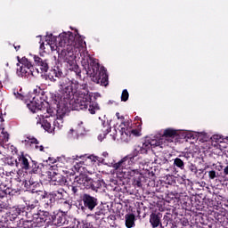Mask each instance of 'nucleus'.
I'll return each mask as SVG.
<instances>
[{
    "label": "nucleus",
    "instance_id": "1",
    "mask_svg": "<svg viewBox=\"0 0 228 228\" xmlns=\"http://www.w3.org/2000/svg\"><path fill=\"white\" fill-rule=\"evenodd\" d=\"M46 44L39 42L41 51L51 49L57 51L59 58L66 63L67 69L75 72L76 76L81 77V69L77 65L76 58L81 56L84 61L88 65V74H90L94 83L102 86H108V73L105 67H99V63L90 58L86 52V43L79 37V34H72L70 31L63 32L59 37L53 34L45 37Z\"/></svg>",
    "mask_w": 228,
    "mask_h": 228
},
{
    "label": "nucleus",
    "instance_id": "2",
    "mask_svg": "<svg viewBox=\"0 0 228 228\" xmlns=\"http://www.w3.org/2000/svg\"><path fill=\"white\" fill-rule=\"evenodd\" d=\"M93 96L94 94L92 93L85 91L80 93L77 98H71L68 102L61 98L57 105L56 118H53V110L49 109L47 110V114L38 115L36 118V126L37 127H43L45 131L50 134L60 131V129L63 128V118L69 113V104L72 106V110H88L91 115H95L101 110V107H99L98 102H92ZM51 120H53V125L51 124Z\"/></svg>",
    "mask_w": 228,
    "mask_h": 228
},
{
    "label": "nucleus",
    "instance_id": "3",
    "mask_svg": "<svg viewBox=\"0 0 228 228\" xmlns=\"http://www.w3.org/2000/svg\"><path fill=\"white\" fill-rule=\"evenodd\" d=\"M151 151V147L149 146V142L145 141L142 145H138L135 147L133 154H129L125 156L119 161L115 162H104V159H102V162L111 168H114L116 174L118 175H121V177H134L136 174H138V169L135 168L136 162L140 158H137L138 154H147Z\"/></svg>",
    "mask_w": 228,
    "mask_h": 228
},
{
    "label": "nucleus",
    "instance_id": "4",
    "mask_svg": "<svg viewBox=\"0 0 228 228\" xmlns=\"http://www.w3.org/2000/svg\"><path fill=\"white\" fill-rule=\"evenodd\" d=\"M52 65L53 68L51 70L48 77L50 81H53V83L56 82L57 79H60L58 83V88L61 99H64L68 102L69 99L74 97V89L72 88L74 82H72V80H70L69 77H65L63 74V69H61L60 61L56 56L52 57Z\"/></svg>",
    "mask_w": 228,
    "mask_h": 228
},
{
    "label": "nucleus",
    "instance_id": "5",
    "mask_svg": "<svg viewBox=\"0 0 228 228\" xmlns=\"http://www.w3.org/2000/svg\"><path fill=\"white\" fill-rule=\"evenodd\" d=\"M110 136L113 140H117L118 142H124L125 143H127L131 141V133L133 131L126 123H121L118 126H115L112 129L111 126H110V123L108 121H104L102 125V133L98 135V140L100 142H102L106 138V134L110 133Z\"/></svg>",
    "mask_w": 228,
    "mask_h": 228
},
{
    "label": "nucleus",
    "instance_id": "6",
    "mask_svg": "<svg viewBox=\"0 0 228 228\" xmlns=\"http://www.w3.org/2000/svg\"><path fill=\"white\" fill-rule=\"evenodd\" d=\"M40 87H37L34 89L32 93H28L26 96L22 94V88L20 90L13 89L12 94L15 99H19L20 101H24L25 104L32 113H37L39 110H41L40 102H37V94H40Z\"/></svg>",
    "mask_w": 228,
    "mask_h": 228
},
{
    "label": "nucleus",
    "instance_id": "7",
    "mask_svg": "<svg viewBox=\"0 0 228 228\" xmlns=\"http://www.w3.org/2000/svg\"><path fill=\"white\" fill-rule=\"evenodd\" d=\"M177 136V131L172 128H167L164 130L163 134H157L149 139H146L147 143H149L150 149H154L156 147H163V145H168V143L174 142Z\"/></svg>",
    "mask_w": 228,
    "mask_h": 228
},
{
    "label": "nucleus",
    "instance_id": "8",
    "mask_svg": "<svg viewBox=\"0 0 228 228\" xmlns=\"http://www.w3.org/2000/svg\"><path fill=\"white\" fill-rule=\"evenodd\" d=\"M16 74L19 77H30V76H35V68L28 58L23 57L19 61Z\"/></svg>",
    "mask_w": 228,
    "mask_h": 228
},
{
    "label": "nucleus",
    "instance_id": "9",
    "mask_svg": "<svg viewBox=\"0 0 228 228\" xmlns=\"http://www.w3.org/2000/svg\"><path fill=\"white\" fill-rule=\"evenodd\" d=\"M62 159H64V161L67 163H76V161H79V159H81L79 163H95V161H99V157L94 155H73L68 158L63 157Z\"/></svg>",
    "mask_w": 228,
    "mask_h": 228
},
{
    "label": "nucleus",
    "instance_id": "10",
    "mask_svg": "<svg viewBox=\"0 0 228 228\" xmlns=\"http://www.w3.org/2000/svg\"><path fill=\"white\" fill-rule=\"evenodd\" d=\"M50 197V202H47V206L53 204V200H58L60 202V200H64V204H67V199H69V194L67 193V191H65V190L60 188L56 191H53L52 192H50L49 194Z\"/></svg>",
    "mask_w": 228,
    "mask_h": 228
},
{
    "label": "nucleus",
    "instance_id": "11",
    "mask_svg": "<svg viewBox=\"0 0 228 228\" xmlns=\"http://www.w3.org/2000/svg\"><path fill=\"white\" fill-rule=\"evenodd\" d=\"M28 212H26V207L18 206L13 207L10 209L8 213V218L11 222L17 220V218H20V216H26Z\"/></svg>",
    "mask_w": 228,
    "mask_h": 228
},
{
    "label": "nucleus",
    "instance_id": "12",
    "mask_svg": "<svg viewBox=\"0 0 228 228\" xmlns=\"http://www.w3.org/2000/svg\"><path fill=\"white\" fill-rule=\"evenodd\" d=\"M50 183L52 186H63L67 184V179L60 173H50Z\"/></svg>",
    "mask_w": 228,
    "mask_h": 228
},
{
    "label": "nucleus",
    "instance_id": "13",
    "mask_svg": "<svg viewBox=\"0 0 228 228\" xmlns=\"http://www.w3.org/2000/svg\"><path fill=\"white\" fill-rule=\"evenodd\" d=\"M77 184H78L81 190H85V188L88 190L89 188H92V186H95V184L94 183V180L85 175L77 178Z\"/></svg>",
    "mask_w": 228,
    "mask_h": 228
},
{
    "label": "nucleus",
    "instance_id": "14",
    "mask_svg": "<svg viewBox=\"0 0 228 228\" xmlns=\"http://www.w3.org/2000/svg\"><path fill=\"white\" fill-rule=\"evenodd\" d=\"M82 200L84 202L85 208L89 209V211H94V209L97 206V199H95L88 194H84Z\"/></svg>",
    "mask_w": 228,
    "mask_h": 228
},
{
    "label": "nucleus",
    "instance_id": "15",
    "mask_svg": "<svg viewBox=\"0 0 228 228\" xmlns=\"http://www.w3.org/2000/svg\"><path fill=\"white\" fill-rule=\"evenodd\" d=\"M51 215L47 211H39L37 214L34 215V220L37 224V225H44L45 222H47V218H49Z\"/></svg>",
    "mask_w": 228,
    "mask_h": 228
},
{
    "label": "nucleus",
    "instance_id": "16",
    "mask_svg": "<svg viewBox=\"0 0 228 228\" xmlns=\"http://www.w3.org/2000/svg\"><path fill=\"white\" fill-rule=\"evenodd\" d=\"M34 61L37 67H39L41 72H47L49 70V62L47 60H43L42 58L34 55Z\"/></svg>",
    "mask_w": 228,
    "mask_h": 228
},
{
    "label": "nucleus",
    "instance_id": "17",
    "mask_svg": "<svg viewBox=\"0 0 228 228\" xmlns=\"http://www.w3.org/2000/svg\"><path fill=\"white\" fill-rule=\"evenodd\" d=\"M16 167H20L23 170H29V161L24 155L18 156L15 159Z\"/></svg>",
    "mask_w": 228,
    "mask_h": 228
},
{
    "label": "nucleus",
    "instance_id": "18",
    "mask_svg": "<svg viewBox=\"0 0 228 228\" xmlns=\"http://www.w3.org/2000/svg\"><path fill=\"white\" fill-rule=\"evenodd\" d=\"M150 223L151 224L153 228L160 227L163 228V224H161V216L160 214L152 213L150 216Z\"/></svg>",
    "mask_w": 228,
    "mask_h": 228
},
{
    "label": "nucleus",
    "instance_id": "19",
    "mask_svg": "<svg viewBox=\"0 0 228 228\" xmlns=\"http://www.w3.org/2000/svg\"><path fill=\"white\" fill-rule=\"evenodd\" d=\"M176 131L177 134L175 136V140H176V136H179V134H182V136L187 140H197V132H191V131H183L181 132L179 130ZM174 140V142H175Z\"/></svg>",
    "mask_w": 228,
    "mask_h": 228
},
{
    "label": "nucleus",
    "instance_id": "20",
    "mask_svg": "<svg viewBox=\"0 0 228 228\" xmlns=\"http://www.w3.org/2000/svg\"><path fill=\"white\" fill-rule=\"evenodd\" d=\"M21 143L25 145V147L29 148L33 147L35 143H37V139L31 135L26 136L24 140L21 141Z\"/></svg>",
    "mask_w": 228,
    "mask_h": 228
},
{
    "label": "nucleus",
    "instance_id": "21",
    "mask_svg": "<svg viewBox=\"0 0 228 228\" xmlns=\"http://www.w3.org/2000/svg\"><path fill=\"white\" fill-rule=\"evenodd\" d=\"M126 227L132 228L134 227V215L127 214L125 216Z\"/></svg>",
    "mask_w": 228,
    "mask_h": 228
},
{
    "label": "nucleus",
    "instance_id": "22",
    "mask_svg": "<svg viewBox=\"0 0 228 228\" xmlns=\"http://www.w3.org/2000/svg\"><path fill=\"white\" fill-rule=\"evenodd\" d=\"M28 173H24V171L22 170H18V172H16V178L15 181H17V183H24L27 179Z\"/></svg>",
    "mask_w": 228,
    "mask_h": 228
},
{
    "label": "nucleus",
    "instance_id": "23",
    "mask_svg": "<svg viewBox=\"0 0 228 228\" xmlns=\"http://www.w3.org/2000/svg\"><path fill=\"white\" fill-rule=\"evenodd\" d=\"M196 140H199L201 142V143H204V142H208V140H209V137L206 132H196Z\"/></svg>",
    "mask_w": 228,
    "mask_h": 228
},
{
    "label": "nucleus",
    "instance_id": "24",
    "mask_svg": "<svg viewBox=\"0 0 228 228\" xmlns=\"http://www.w3.org/2000/svg\"><path fill=\"white\" fill-rule=\"evenodd\" d=\"M67 137L69 140H77V138H79V134H77V130H74V128H70L67 134Z\"/></svg>",
    "mask_w": 228,
    "mask_h": 228
},
{
    "label": "nucleus",
    "instance_id": "25",
    "mask_svg": "<svg viewBox=\"0 0 228 228\" xmlns=\"http://www.w3.org/2000/svg\"><path fill=\"white\" fill-rule=\"evenodd\" d=\"M175 167H177L181 170H184V161L179 158L174 159Z\"/></svg>",
    "mask_w": 228,
    "mask_h": 228
},
{
    "label": "nucleus",
    "instance_id": "26",
    "mask_svg": "<svg viewBox=\"0 0 228 228\" xmlns=\"http://www.w3.org/2000/svg\"><path fill=\"white\" fill-rule=\"evenodd\" d=\"M211 141L215 143H224V135L221 134H214L211 137Z\"/></svg>",
    "mask_w": 228,
    "mask_h": 228
},
{
    "label": "nucleus",
    "instance_id": "27",
    "mask_svg": "<svg viewBox=\"0 0 228 228\" xmlns=\"http://www.w3.org/2000/svg\"><path fill=\"white\" fill-rule=\"evenodd\" d=\"M129 99V92H127V89H124L121 94V101L123 102H126Z\"/></svg>",
    "mask_w": 228,
    "mask_h": 228
},
{
    "label": "nucleus",
    "instance_id": "28",
    "mask_svg": "<svg viewBox=\"0 0 228 228\" xmlns=\"http://www.w3.org/2000/svg\"><path fill=\"white\" fill-rule=\"evenodd\" d=\"M4 175H6V177H10V179H16L17 177V172L14 171H5Z\"/></svg>",
    "mask_w": 228,
    "mask_h": 228
},
{
    "label": "nucleus",
    "instance_id": "29",
    "mask_svg": "<svg viewBox=\"0 0 228 228\" xmlns=\"http://www.w3.org/2000/svg\"><path fill=\"white\" fill-rule=\"evenodd\" d=\"M77 134H78V136L79 135H83V134H86V128H85V126H83V122H81L79 124V127L78 129L77 130Z\"/></svg>",
    "mask_w": 228,
    "mask_h": 228
},
{
    "label": "nucleus",
    "instance_id": "30",
    "mask_svg": "<svg viewBox=\"0 0 228 228\" xmlns=\"http://www.w3.org/2000/svg\"><path fill=\"white\" fill-rule=\"evenodd\" d=\"M205 168H214L215 170H217L218 172H221L222 168H224V167H222V165L216 166L215 164L213 165H208L205 167Z\"/></svg>",
    "mask_w": 228,
    "mask_h": 228
},
{
    "label": "nucleus",
    "instance_id": "31",
    "mask_svg": "<svg viewBox=\"0 0 228 228\" xmlns=\"http://www.w3.org/2000/svg\"><path fill=\"white\" fill-rule=\"evenodd\" d=\"M104 215V210L102 208H98L94 213L95 220H99V216H102Z\"/></svg>",
    "mask_w": 228,
    "mask_h": 228
},
{
    "label": "nucleus",
    "instance_id": "32",
    "mask_svg": "<svg viewBox=\"0 0 228 228\" xmlns=\"http://www.w3.org/2000/svg\"><path fill=\"white\" fill-rule=\"evenodd\" d=\"M33 147L36 149V151H40V152L44 151V146L40 145V142H38V140H37V142H34Z\"/></svg>",
    "mask_w": 228,
    "mask_h": 228
},
{
    "label": "nucleus",
    "instance_id": "33",
    "mask_svg": "<svg viewBox=\"0 0 228 228\" xmlns=\"http://www.w3.org/2000/svg\"><path fill=\"white\" fill-rule=\"evenodd\" d=\"M25 184V188H31V186H33V184H35V182L33 180H28L25 179V181L23 182Z\"/></svg>",
    "mask_w": 228,
    "mask_h": 228
},
{
    "label": "nucleus",
    "instance_id": "34",
    "mask_svg": "<svg viewBox=\"0 0 228 228\" xmlns=\"http://www.w3.org/2000/svg\"><path fill=\"white\" fill-rule=\"evenodd\" d=\"M208 177L209 179H215L218 177V173H216L215 170L208 171Z\"/></svg>",
    "mask_w": 228,
    "mask_h": 228
},
{
    "label": "nucleus",
    "instance_id": "35",
    "mask_svg": "<svg viewBox=\"0 0 228 228\" xmlns=\"http://www.w3.org/2000/svg\"><path fill=\"white\" fill-rule=\"evenodd\" d=\"M189 169L191 170V172H192L193 174H197L198 170H197V167L193 164H191L189 167Z\"/></svg>",
    "mask_w": 228,
    "mask_h": 228
},
{
    "label": "nucleus",
    "instance_id": "36",
    "mask_svg": "<svg viewBox=\"0 0 228 228\" xmlns=\"http://www.w3.org/2000/svg\"><path fill=\"white\" fill-rule=\"evenodd\" d=\"M134 184L135 186H137V188H142V180H140V178L135 179V180L134 181Z\"/></svg>",
    "mask_w": 228,
    "mask_h": 228
},
{
    "label": "nucleus",
    "instance_id": "37",
    "mask_svg": "<svg viewBox=\"0 0 228 228\" xmlns=\"http://www.w3.org/2000/svg\"><path fill=\"white\" fill-rule=\"evenodd\" d=\"M165 161H167V160L165 159V158H163L162 160H161V159H155V163H156L157 165H162V163H165Z\"/></svg>",
    "mask_w": 228,
    "mask_h": 228
},
{
    "label": "nucleus",
    "instance_id": "38",
    "mask_svg": "<svg viewBox=\"0 0 228 228\" xmlns=\"http://www.w3.org/2000/svg\"><path fill=\"white\" fill-rule=\"evenodd\" d=\"M69 190H71V191H72L73 193H77V187H76V186L70 185V186L69 187Z\"/></svg>",
    "mask_w": 228,
    "mask_h": 228
},
{
    "label": "nucleus",
    "instance_id": "39",
    "mask_svg": "<svg viewBox=\"0 0 228 228\" xmlns=\"http://www.w3.org/2000/svg\"><path fill=\"white\" fill-rule=\"evenodd\" d=\"M38 170V167L37 165H34V167L32 170L29 171L30 174H37V171Z\"/></svg>",
    "mask_w": 228,
    "mask_h": 228
},
{
    "label": "nucleus",
    "instance_id": "40",
    "mask_svg": "<svg viewBox=\"0 0 228 228\" xmlns=\"http://www.w3.org/2000/svg\"><path fill=\"white\" fill-rule=\"evenodd\" d=\"M179 158H185V159H190V154L189 153H183L182 155H179Z\"/></svg>",
    "mask_w": 228,
    "mask_h": 228
},
{
    "label": "nucleus",
    "instance_id": "41",
    "mask_svg": "<svg viewBox=\"0 0 228 228\" xmlns=\"http://www.w3.org/2000/svg\"><path fill=\"white\" fill-rule=\"evenodd\" d=\"M116 117L118 120H124V117L123 116L120 117V113L118 112L116 113Z\"/></svg>",
    "mask_w": 228,
    "mask_h": 228
},
{
    "label": "nucleus",
    "instance_id": "42",
    "mask_svg": "<svg viewBox=\"0 0 228 228\" xmlns=\"http://www.w3.org/2000/svg\"><path fill=\"white\" fill-rule=\"evenodd\" d=\"M223 143H228V136H223Z\"/></svg>",
    "mask_w": 228,
    "mask_h": 228
},
{
    "label": "nucleus",
    "instance_id": "43",
    "mask_svg": "<svg viewBox=\"0 0 228 228\" xmlns=\"http://www.w3.org/2000/svg\"><path fill=\"white\" fill-rule=\"evenodd\" d=\"M3 209H4V203H3V201H0V212L3 211Z\"/></svg>",
    "mask_w": 228,
    "mask_h": 228
},
{
    "label": "nucleus",
    "instance_id": "44",
    "mask_svg": "<svg viewBox=\"0 0 228 228\" xmlns=\"http://www.w3.org/2000/svg\"><path fill=\"white\" fill-rule=\"evenodd\" d=\"M102 155L103 156V158H108V156H110L107 151H103Z\"/></svg>",
    "mask_w": 228,
    "mask_h": 228
},
{
    "label": "nucleus",
    "instance_id": "45",
    "mask_svg": "<svg viewBox=\"0 0 228 228\" xmlns=\"http://www.w3.org/2000/svg\"><path fill=\"white\" fill-rule=\"evenodd\" d=\"M224 173L225 174V175H228V166L224 167Z\"/></svg>",
    "mask_w": 228,
    "mask_h": 228
},
{
    "label": "nucleus",
    "instance_id": "46",
    "mask_svg": "<svg viewBox=\"0 0 228 228\" xmlns=\"http://www.w3.org/2000/svg\"><path fill=\"white\" fill-rule=\"evenodd\" d=\"M14 49H15L16 51L20 50V45L14 46Z\"/></svg>",
    "mask_w": 228,
    "mask_h": 228
},
{
    "label": "nucleus",
    "instance_id": "47",
    "mask_svg": "<svg viewBox=\"0 0 228 228\" xmlns=\"http://www.w3.org/2000/svg\"><path fill=\"white\" fill-rule=\"evenodd\" d=\"M5 140L8 141V134L4 136Z\"/></svg>",
    "mask_w": 228,
    "mask_h": 228
},
{
    "label": "nucleus",
    "instance_id": "48",
    "mask_svg": "<svg viewBox=\"0 0 228 228\" xmlns=\"http://www.w3.org/2000/svg\"><path fill=\"white\" fill-rule=\"evenodd\" d=\"M5 66L10 67V63L6 62Z\"/></svg>",
    "mask_w": 228,
    "mask_h": 228
},
{
    "label": "nucleus",
    "instance_id": "49",
    "mask_svg": "<svg viewBox=\"0 0 228 228\" xmlns=\"http://www.w3.org/2000/svg\"><path fill=\"white\" fill-rule=\"evenodd\" d=\"M42 36H37V38H41Z\"/></svg>",
    "mask_w": 228,
    "mask_h": 228
}]
</instances>
